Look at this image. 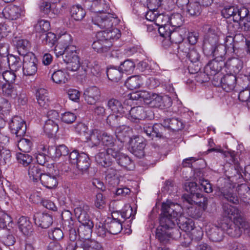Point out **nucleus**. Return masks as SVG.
I'll return each instance as SVG.
<instances>
[{
  "mask_svg": "<svg viewBox=\"0 0 250 250\" xmlns=\"http://www.w3.org/2000/svg\"><path fill=\"white\" fill-rule=\"evenodd\" d=\"M227 52L224 45L222 44H219L208 53L210 52L211 54L215 57V58L224 61V56Z\"/></svg>",
  "mask_w": 250,
  "mask_h": 250,
  "instance_id": "obj_52",
  "label": "nucleus"
},
{
  "mask_svg": "<svg viewBox=\"0 0 250 250\" xmlns=\"http://www.w3.org/2000/svg\"><path fill=\"white\" fill-rule=\"evenodd\" d=\"M131 147L129 151L138 158H142L145 156L144 149L146 146V141L142 137L134 136L130 140Z\"/></svg>",
  "mask_w": 250,
  "mask_h": 250,
  "instance_id": "obj_13",
  "label": "nucleus"
},
{
  "mask_svg": "<svg viewBox=\"0 0 250 250\" xmlns=\"http://www.w3.org/2000/svg\"><path fill=\"white\" fill-rule=\"evenodd\" d=\"M238 99L242 102H247V105L250 107V89H245L241 90L239 94Z\"/></svg>",
  "mask_w": 250,
  "mask_h": 250,
  "instance_id": "obj_64",
  "label": "nucleus"
},
{
  "mask_svg": "<svg viewBox=\"0 0 250 250\" xmlns=\"http://www.w3.org/2000/svg\"><path fill=\"white\" fill-rule=\"evenodd\" d=\"M85 101L89 104H95L100 99L101 92L96 86H92L85 89L83 93Z\"/></svg>",
  "mask_w": 250,
  "mask_h": 250,
  "instance_id": "obj_21",
  "label": "nucleus"
},
{
  "mask_svg": "<svg viewBox=\"0 0 250 250\" xmlns=\"http://www.w3.org/2000/svg\"><path fill=\"white\" fill-rule=\"evenodd\" d=\"M63 61L66 64V68L69 71H76L80 67V59L78 56H62Z\"/></svg>",
  "mask_w": 250,
  "mask_h": 250,
  "instance_id": "obj_30",
  "label": "nucleus"
},
{
  "mask_svg": "<svg viewBox=\"0 0 250 250\" xmlns=\"http://www.w3.org/2000/svg\"><path fill=\"white\" fill-rule=\"evenodd\" d=\"M219 81H215V77L213 79V84L215 86H221L222 88L227 92L232 90L235 86L236 82V75L227 73Z\"/></svg>",
  "mask_w": 250,
  "mask_h": 250,
  "instance_id": "obj_11",
  "label": "nucleus"
},
{
  "mask_svg": "<svg viewBox=\"0 0 250 250\" xmlns=\"http://www.w3.org/2000/svg\"><path fill=\"white\" fill-rule=\"evenodd\" d=\"M72 17L76 21L82 20L85 15V12L80 5H73L70 10Z\"/></svg>",
  "mask_w": 250,
  "mask_h": 250,
  "instance_id": "obj_51",
  "label": "nucleus"
},
{
  "mask_svg": "<svg viewBox=\"0 0 250 250\" xmlns=\"http://www.w3.org/2000/svg\"><path fill=\"white\" fill-rule=\"evenodd\" d=\"M41 11L44 14L47 15L50 18H54L58 14V9L52 7L50 3L48 2H43L40 6Z\"/></svg>",
  "mask_w": 250,
  "mask_h": 250,
  "instance_id": "obj_45",
  "label": "nucleus"
},
{
  "mask_svg": "<svg viewBox=\"0 0 250 250\" xmlns=\"http://www.w3.org/2000/svg\"><path fill=\"white\" fill-rule=\"evenodd\" d=\"M59 130V126L56 122L47 120L44 125V131L49 136L55 135Z\"/></svg>",
  "mask_w": 250,
  "mask_h": 250,
  "instance_id": "obj_50",
  "label": "nucleus"
},
{
  "mask_svg": "<svg viewBox=\"0 0 250 250\" xmlns=\"http://www.w3.org/2000/svg\"><path fill=\"white\" fill-rule=\"evenodd\" d=\"M183 32L180 31H174L173 30L168 39L172 43L179 44V45L182 43L184 40V37L182 35Z\"/></svg>",
  "mask_w": 250,
  "mask_h": 250,
  "instance_id": "obj_60",
  "label": "nucleus"
},
{
  "mask_svg": "<svg viewBox=\"0 0 250 250\" xmlns=\"http://www.w3.org/2000/svg\"><path fill=\"white\" fill-rule=\"evenodd\" d=\"M223 212L230 219L233 217L234 220L237 219L239 215V210L236 207L229 204H224L223 205Z\"/></svg>",
  "mask_w": 250,
  "mask_h": 250,
  "instance_id": "obj_43",
  "label": "nucleus"
},
{
  "mask_svg": "<svg viewBox=\"0 0 250 250\" xmlns=\"http://www.w3.org/2000/svg\"><path fill=\"white\" fill-rule=\"evenodd\" d=\"M237 7L234 5H227L224 7L222 10V15L225 18L232 17L234 21V16L237 13Z\"/></svg>",
  "mask_w": 250,
  "mask_h": 250,
  "instance_id": "obj_59",
  "label": "nucleus"
},
{
  "mask_svg": "<svg viewBox=\"0 0 250 250\" xmlns=\"http://www.w3.org/2000/svg\"><path fill=\"white\" fill-rule=\"evenodd\" d=\"M220 182H222V185L219 188L220 195L233 204L239 203V198L234 192L235 191L241 196H244L247 194L250 195V188L246 184H240L235 189V185L229 178H223L220 180Z\"/></svg>",
  "mask_w": 250,
  "mask_h": 250,
  "instance_id": "obj_1",
  "label": "nucleus"
},
{
  "mask_svg": "<svg viewBox=\"0 0 250 250\" xmlns=\"http://www.w3.org/2000/svg\"><path fill=\"white\" fill-rule=\"evenodd\" d=\"M35 29L37 32H45L50 28V23L47 21L43 20H39L34 26Z\"/></svg>",
  "mask_w": 250,
  "mask_h": 250,
  "instance_id": "obj_61",
  "label": "nucleus"
},
{
  "mask_svg": "<svg viewBox=\"0 0 250 250\" xmlns=\"http://www.w3.org/2000/svg\"><path fill=\"white\" fill-rule=\"evenodd\" d=\"M77 167L82 172L86 171L90 167V163L88 156L83 153H81L78 162L76 164Z\"/></svg>",
  "mask_w": 250,
  "mask_h": 250,
  "instance_id": "obj_41",
  "label": "nucleus"
},
{
  "mask_svg": "<svg viewBox=\"0 0 250 250\" xmlns=\"http://www.w3.org/2000/svg\"><path fill=\"white\" fill-rule=\"evenodd\" d=\"M222 228L227 234L232 237H240L242 232L250 237V225L242 218L234 220V222L223 223Z\"/></svg>",
  "mask_w": 250,
  "mask_h": 250,
  "instance_id": "obj_4",
  "label": "nucleus"
},
{
  "mask_svg": "<svg viewBox=\"0 0 250 250\" xmlns=\"http://www.w3.org/2000/svg\"><path fill=\"white\" fill-rule=\"evenodd\" d=\"M184 187L185 190L190 193L184 195V197L189 204H192V201L203 200V198H205L201 193L200 185L198 186L195 182H189L185 183Z\"/></svg>",
  "mask_w": 250,
  "mask_h": 250,
  "instance_id": "obj_8",
  "label": "nucleus"
},
{
  "mask_svg": "<svg viewBox=\"0 0 250 250\" xmlns=\"http://www.w3.org/2000/svg\"><path fill=\"white\" fill-rule=\"evenodd\" d=\"M243 61L238 58L232 57L225 62V71L227 73L237 74L242 69Z\"/></svg>",
  "mask_w": 250,
  "mask_h": 250,
  "instance_id": "obj_20",
  "label": "nucleus"
},
{
  "mask_svg": "<svg viewBox=\"0 0 250 250\" xmlns=\"http://www.w3.org/2000/svg\"><path fill=\"white\" fill-rule=\"evenodd\" d=\"M45 167L38 164H30L28 168V175L30 180L35 182L40 181L41 177L45 172Z\"/></svg>",
  "mask_w": 250,
  "mask_h": 250,
  "instance_id": "obj_26",
  "label": "nucleus"
},
{
  "mask_svg": "<svg viewBox=\"0 0 250 250\" xmlns=\"http://www.w3.org/2000/svg\"><path fill=\"white\" fill-rule=\"evenodd\" d=\"M117 152L115 148H107L105 151L100 152L95 156L96 163L104 167L112 165L113 162L110 156L117 157Z\"/></svg>",
  "mask_w": 250,
  "mask_h": 250,
  "instance_id": "obj_10",
  "label": "nucleus"
},
{
  "mask_svg": "<svg viewBox=\"0 0 250 250\" xmlns=\"http://www.w3.org/2000/svg\"><path fill=\"white\" fill-rule=\"evenodd\" d=\"M209 239L213 242H220L222 240L224 232L222 229L218 226H213L207 231Z\"/></svg>",
  "mask_w": 250,
  "mask_h": 250,
  "instance_id": "obj_35",
  "label": "nucleus"
},
{
  "mask_svg": "<svg viewBox=\"0 0 250 250\" xmlns=\"http://www.w3.org/2000/svg\"><path fill=\"white\" fill-rule=\"evenodd\" d=\"M89 207L84 203H81L74 209L75 216L81 224L78 232L80 235L85 239H88L91 235L94 226L93 222L88 214Z\"/></svg>",
  "mask_w": 250,
  "mask_h": 250,
  "instance_id": "obj_2",
  "label": "nucleus"
},
{
  "mask_svg": "<svg viewBox=\"0 0 250 250\" xmlns=\"http://www.w3.org/2000/svg\"><path fill=\"white\" fill-rule=\"evenodd\" d=\"M170 229H164L158 227L156 230V237L161 243L166 244L168 242L170 239L172 237Z\"/></svg>",
  "mask_w": 250,
  "mask_h": 250,
  "instance_id": "obj_39",
  "label": "nucleus"
},
{
  "mask_svg": "<svg viewBox=\"0 0 250 250\" xmlns=\"http://www.w3.org/2000/svg\"><path fill=\"white\" fill-rule=\"evenodd\" d=\"M25 11L23 7L15 5H9L5 7L2 12L3 16L9 20H16L24 16Z\"/></svg>",
  "mask_w": 250,
  "mask_h": 250,
  "instance_id": "obj_14",
  "label": "nucleus"
},
{
  "mask_svg": "<svg viewBox=\"0 0 250 250\" xmlns=\"http://www.w3.org/2000/svg\"><path fill=\"white\" fill-rule=\"evenodd\" d=\"M176 223L179 228L185 231H190L192 230L194 225V222L191 219L187 218L179 214Z\"/></svg>",
  "mask_w": 250,
  "mask_h": 250,
  "instance_id": "obj_33",
  "label": "nucleus"
},
{
  "mask_svg": "<svg viewBox=\"0 0 250 250\" xmlns=\"http://www.w3.org/2000/svg\"><path fill=\"white\" fill-rule=\"evenodd\" d=\"M115 139L113 137L107 133L104 132L102 135L101 143L107 148H113Z\"/></svg>",
  "mask_w": 250,
  "mask_h": 250,
  "instance_id": "obj_58",
  "label": "nucleus"
},
{
  "mask_svg": "<svg viewBox=\"0 0 250 250\" xmlns=\"http://www.w3.org/2000/svg\"><path fill=\"white\" fill-rule=\"evenodd\" d=\"M107 76L108 79L112 82H117L122 77L123 72L120 69L111 67L107 69Z\"/></svg>",
  "mask_w": 250,
  "mask_h": 250,
  "instance_id": "obj_49",
  "label": "nucleus"
},
{
  "mask_svg": "<svg viewBox=\"0 0 250 250\" xmlns=\"http://www.w3.org/2000/svg\"><path fill=\"white\" fill-rule=\"evenodd\" d=\"M35 224L42 229L49 228L53 223V219L51 215L43 213L37 212L34 215Z\"/></svg>",
  "mask_w": 250,
  "mask_h": 250,
  "instance_id": "obj_19",
  "label": "nucleus"
},
{
  "mask_svg": "<svg viewBox=\"0 0 250 250\" xmlns=\"http://www.w3.org/2000/svg\"><path fill=\"white\" fill-rule=\"evenodd\" d=\"M164 127L162 125L156 124L154 125L151 124H145L144 125L142 131L145 133L148 136L157 138H163L164 135Z\"/></svg>",
  "mask_w": 250,
  "mask_h": 250,
  "instance_id": "obj_16",
  "label": "nucleus"
},
{
  "mask_svg": "<svg viewBox=\"0 0 250 250\" xmlns=\"http://www.w3.org/2000/svg\"><path fill=\"white\" fill-rule=\"evenodd\" d=\"M176 207H178V205L169 201L162 204V212L159 218V227L168 229L174 227L179 215V212L176 210Z\"/></svg>",
  "mask_w": 250,
  "mask_h": 250,
  "instance_id": "obj_3",
  "label": "nucleus"
},
{
  "mask_svg": "<svg viewBox=\"0 0 250 250\" xmlns=\"http://www.w3.org/2000/svg\"><path fill=\"white\" fill-rule=\"evenodd\" d=\"M32 145V142L27 139L21 138L18 141L17 146L19 149L24 153L30 152Z\"/></svg>",
  "mask_w": 250,
  "mask_h": 250,
  "instance_id": "obj_54",
  "label": "nucleus"
},
{
  "mask_svg": "<svg viewBox=\"0 0 250 250\" xmlns=\"http://www.w3.org/2000/svg\"><path fill=\"white\" fill-rule=\"evenodd\" d=\"M40 181L42 185L48 188H53L58 185V177L56 174L47 171L43 173Z\"/></svg>",
  "mask_w": 250,
  "mask_h": 250,
  "instance_id": "obj_24",
  "label": "nucleus"
},
{
  "mask_svg": "<svg viewBox=\"0 0 250 250\" xmlns=\"http://www.w3.org/2000/svg\"><path fill=\"white\" fill-rule=\"evenodd\" d=\"M124 116L117 115L115 114L109 115L106 119V123L111 127L116 128L121 125L123 123V120L125 119Z\"/></svg>",
  "mask_w": 250,
  "mask_h": 250,
  "instance_id": "obj_47",
  "label": "nucleus"
},
{
  "mask_svg": "<svg viewBox=\"0 0 250 250\" xmlns=\"http://www.w3.org/2000/svg\"><path fill=\"white\" fill-rule=\"evenodd\" d=\"M85 138L89 140L94 146H96L101 143L102 135L99 130L95 129L92 130Z\"/></svg>",
  "mask_w": 250,
  "mask_h": 250,
  "instance_id": "obj_56",
  "label": "nucleus"
},
{
  "mask_svg": "<svg viewBox=\"0 0 250 250\" xmlns=\"http://www.w3.org/2000/svg\"><path fill=\"white\" fill-rule=\"evenodd\" d=\"M36 99L38 104L41 107L46 108L49 104L48 98L47 90L44 88L38 89L36 93Z\"/></svg>",
  "mask_w": 250,
  "mask_h": 250,
  "instance_id": "obj_36",
  "label": "nucleus"
},
{
  "mask_svg": "<svg viewBox=\"0 0 250 250\" xmlns=\"http://www.w3.org/2000/svg\"><path fill=\"white\" fill-rule=\"evenodd\" d=\"M142 84V81L140 77L138 76L128 78L125 83L126 87L131 90L139 88Z\"/></svg>",
  "mask_w": 250,
  "mask_h": 250,
  "instance_id": "obj_44",
  "label": "nucleus"
},
{
  "mask_svg": "<svg viewBox=\"0 0 250 250\" xmlns=\"http://www.w3.org/2000/svg\"><path fill=\"white\" fill-rule=\"evenodd\" d=\"M219 37L215 33L209 32L205 39L203 44V49L208 50L209 52L218 45Z\"/></svg>",
  "mask_w": 250,
  "mask_h": 250,
  "instance_id": "obj_29",
  "label": "nucleus"
},
{
  "mask_svg": "<svg viewBox=\"0 0 250 250\" xmlns=\"http://www.w3.org/2000/svg\"><path fill=\"white\" fill-rule=\"evenodd\" d=\"M63 229L69 233V237L71 241H74L77 237L76 231L77 226L75 224L73 219L67 221L62 223Z\"/></svg>",
  "mask_w": 250,
  "mask_h": 250,
  "instance_id": "obj_37",
  "label": "nucleus"
},
{
  "mask_svg": "<svg viewBox=\"0 0 250 250\" xmlns=\"http://www.w3.org/2000/svg\"><path fill=\"white\" fill-rule=\"evenodd\" d=\"M117 157H114L116 159L118 164L121 167H125L129 170H131L134 167V164L131 159L126 155L120 153L118 150Z\"/></svg>",
  "mask_w": 250,
  "mask_h": 250,
  "instance_id": "obj_34",
  "label": "nucleus"
},
{
  "mask_svg": "<svg viewBox=\"0 0 250 250\" xmlns=\"http://www.w3.org/2000/svg\"><path fill=\"white\" fill-rule=\"evenodd\" d=\"M183 17L178 13H173L170 16H169L168 22L171 26V28L173 27L181 26L183 24Z\"/></svg>",
  "mask_w": 250,
  "mask_h": 250,
  "instance_id": "obj_55",
  "label": "nucleus"
},
{
  "mask_svg": "<svg viewBox=\"0 0 250 250\" xmlns=\"http://www.w3.org/2000/svg\"><path fill=\"white\" fill-rule=\"evenodd\" d=\"M2 93L5 96L14 99L17 97L18 91L16 87L7 83L6 86L3 88Z\"/></svg>",
  "mask_w": 250,
  "mask_h": 250,
  "instance_id": "obj_57",
  "label": "nucleus"
},
{
  "mask_svg": "<svg viewBox=\"0 0 250 250\" xmlns=\"http://www.w3.org/2000/svg\"><path fill=\"white\" fill-rule=\"evenodd\" d=\"M170 99L168 97H163L153 93L151 96L149 104L151 106L159 108H164L170 105Z\"/></svg>",
  "mask_w": 250,
  "mask_h": 250,
  "instance_id": "obj_22",
  "label": "nucleus"
},
{
  "mask_svg": "<svg viewBox=\"0 0 250 250\" xmlns=\"http://www.w3.org/2000/svg\"><path fill=\"white\" fill-rule=\"evenodd\" d=\"M85 250H104L103 247L98 242L88 240L84 244Z\"/></svg>",
  "mask_w": 250,
  "mask_h": 250,
  "instance_id": "obj_63",
  "label": "nucleus"
},
{
  "mask_svg": "<svg viewBox=\"0 0 250 250\" xmlns=\"http://www.w3.org/2000/svg\"><path fill=\"white\" fill-rule=\"evenodd\" d=\"M99 38H104L106 41L112 42L117 40L121 37L120 30L117 28H109L98 32Z\"/></svg>",
  "mask_w": 250,
  "mask_h": 250,
  "instance_id": "obj_27",
  "label": "nucleus"
},
{
  "mask_svg": "<svg viewBox=\"0 0 250 250\" xmlns=\"http://www.w3.org/2000/svg\"><path fill=\"white\" fill-rule=\"evenodd\" d=\"M131 133V128L124 125H119L115 129L116 137L121 142H125L128 139H129L130 141L131 139L130 138Z\"/></svg>",
  "mask_w": 250,
  "mask_h": 250,
  "instance_id": "obj_28",
  "label": "nucleus"
},
{
  "mask_svg": "<svg viewBox=\"0 0 250 250\" xmlns=\"http://www.w3.org/2000/svg\"><path fill=\"white\" fill-rule=\"evenodd\" d=\"M9 128L12 134L16 137H21L24 135L26 130L25 122L19 116H14L9 124Z\"/></svg>",
  "mask_w": 250,
  "mask_h": 250,
  "instance_id": "obj_12",
  "label": "nucleus"
},
{
  "mask_svg": "<svg viewBox=\"0 0 250 250\" xmlns=\"http://www.w3.org/2000/svg\"><path fill=\"white\" fill-rule=\"evenodd\" d=\"M38 60L31 52L24 56L23 59L22 73L25 76H33L37 71Z\"/></svg>",
  "mask_w": 250,
  "mask_h": 250,
  "instance_id": "obj_7",
  "label": "nucleus"
},
{
  "mask_svg": "<svg viewBox=\"0 0 250 250\" xmlns=\"http://www.w3.org/2000/svg\"><path fill=\"white\" fill-rule=\"evenodd\" d=\"M193 203L195 205L188 208V213L191 217L198 218L207 207L208 199L203 198V200L192 201V204Z\"/></svg>",
  "mask_w": 250,
  "mask_h": 250,
  "instance_id": "obj_15",
  "label": "nucleus"
},
{
  "mask_svg": "<svg viewBox=\"0 0 250 250\" xmlns=\"http://www.w3.org/2000/svg\"><path fill=\"white\" fill-rule=\"evenodd\" d=\"M7 60L11 70L15 72H18L20 71V73H21V69L23 62L21 61L19 57L11 55Z\"/></svg>",
  "mask_w": 250,
  "mask_h": 250,
  "instance_id": "obj_42",
  "label": "nucleus"
},
{
  "mask_svg": "<svg viewBox=\"0 0 250 250\" xmlns=\"http://www.w3.org/2000/svg\"><path fill=\"white\" fill-rule=\"evenodd\" d=\"M93 23L102 29H109L118 24L120 21L118 16L111 11L97 14L92 19Z\"/></svg>",
  "mask_w": 250,
  "mask_h": 250,
  "instance_id": "obj_5",
  "label": "nucleus"
},
{
  "mask_svg": "<svg viewBox=\"0 0 250 250\" xmlns=\"http://www.w3.org/2000/svg\"><path fill=\"white\" fill-rule=\"evenodd\" d=\"M83 5L85 8L97 14L111 11L108 2L105 0H85Z\"/></svg>",
  "mask_w": 250,
  "mask_h": 250,
  "instance_id": "obj_9",
  "label": "nucleus"
},
{
  "mask_svg": "<svg viewBox=\"0 0 250 250\" xmlns=\"http://www.w3.org/2000/svg\"><path fill=\"white\" fill-rule=\"evenodd\" d=\"M51 79L54 83L57 84H63L68 81L69 75L65 71L58 70L53 72Z\"/></svg>",
  "mask_w": 250,
  "mask_h": 250,
  "instance_id": "obj_40",
  "label": "nucleus"
},
{
  "mask_svg": "<svg viewBox=\"0 0 250 250\" xmlns=\"http://www.w3.org/2000/svg\"><path fill=\"white\" fill-rule=\"evenodd\" d=\"M202 6L198 1L189 2L187 8V12L191 16L196 17L200 15Z\"/></svg>",
  "mask_w": 250,
  "mask_h": 250,
  "instance_id": "obj_48",
  "label": "nucleus"
},
{
  "mask_svg": "<svg viewBox=\"0 0 250 250\" xmlns=\"http://www.w3.org/2000/svg\"><path fill=\"white\" fill-rule=\"evenodd\" d=\"M225 68V62L223 60L217 58H214L210 61L205 67V73H200L197 76V80L201 83H205L208 81L210 78H208V75H217L223 67Z\"/></svg>",
  "mask_w": 250,
  "mask_h": 250,
  "instance_id": "obj_6",
  "label": "nucleus"
},
{
  "mask_svg": "<svg viewBox=\"0 0 250 250\" xmlns=\"http://www.w3.org/2000/svg\"><path fill=\"white\" fill-rule=\"evenodd\" d=\"M19 228L24 235H28L32 231V225L26 217H21L18 222Z\"/></svg>",
  "mask_w": 250,
  "mask_h": 250,
  "instance_id": "obj_38",
  "label": "nucleus"
},
{
  "mask_svg": "<svg viewBox=\"0 0 250 250\" xmlns=\"http://www.w3.org/2000/svg\"><path fill=\"white\" fill-rule=\"evenodd\" d=\"M160 125H163L165 129L167 128L174 131H178L184 127L183 123L177 118H174L165 119Z\"/></svg>",
  "mask_w": 250,
  "mask_h": 250,
  "instance_id": "obj_32",
  "label": "nucleus"
},
{
  "mask_svg": "<svg viewBox=\"0 0 250 250\" xmlns=\"http://www.w3.org/2000/svg\"><path fill=\"white\" fill-rule=\"evenodd\" d=\"M105 226L108 229V232L114 235L117 234L122 229V224L120 219H111L108 218L105 221Z\"/></svg>",
  "mask_w": 250,
  "mask_h": 250,
  "instance_id": "obj_31",
  "label": "nucleus"
},
{
  "mask_svg": "<svg viewBox=\"0 0 250 250\" xmlns=\"http://www.w3.org/2000/svg\"><path fill=\"white\" fill-rule=\"evenodd\" d=\"M249 12L248 9L245 7H242L240 8L237 7V13L234 16V21L238 22L239 21L247 18Z\"/></svg>",
  "mask_w": 250,
  "mask_h": 250,
  "instance_id": "obj_62",
  "label": "nucleus"
},
{
  "mask_svg": "<svg viewBox=\"0 0 250 250\" xmlns=\"http://www.w3.org/2000/svg\"><path fill=\"white\" fill-rule=\"evenodd\" d=\"M127 107L129 109L128 112L125 113L124 116L131 122L137 123L145 117V111L143 107H130L129 105Z\"/></svg>",
  "mask_w": 250,
  "mask_h": 250,
  "instance_id": "obj_18",
  "label": "nucleus"
},
{
  "mask_svg": "<svg viewBox=\"0 0 250 250\" xmlns=\"http://www.w3.org/2000/svg\"><path fill=\"white\" fill-rule=\"evenodd\" d=\"M107 105L113 112L124 116L125 113L128 112L127 105H123L120 101L115 99H111L108 102Z\"/></svg>",
  "mask_w": 250,
  "mask_h": 250,
  "instance_id": "obj_25",
  "label": "nucleus"
},
{
  "mask_svg": "<svg viewBox=\"0 0 250 250\" xmlns=\"http://www.w3.org/2000/svg\"><path fill=\"white\" fill-rule=\"evenodd\" d=\"M8 137L0 133V166L9 164L11 159V153L9 149L4 148L3 145L8 142Z\"/></svg>",
  "mask_w": 250,
  "mask_h": 250,
  "instance_id": "obj_17",
  "label": "nucleus"
},
{
  "mask_svg": "<svg viewBox=\"0 0 250 250\" xmlns=\"http://www.w3.org/2000/svg\"><path fill=\"white\" fill-rule=\"evenodd\" d=\"M16 46L19 54L23 57L28 52L30 47V43L28 41L23 39H20L17 41Z\"/></svg>",
  "mask_w": 250,
  "mask_h": 250,
  "instance_id": "obj_46",
  "label": "nucleus"
},
{
  "mask_svg": "<svg viewBox=\"0 0 250 250\" xmlns=\"http://www.w3.org/2000/svg\"><path fill=\"white\" fill-rule=\"evenodd\" d=\"M18 162L23 167L30 166L33 160L32 157L27 153H18L17 154Z\"/></svg>",
  "mask_w": 250,
  "mask_h": 250,
  "instance_id": "obj_53",
  "label": "nucleus"
},
{
  "mask_svg": "<svg viewBox=\"0 0 250 250\" xmlns=\"http://www.w3.org/2000/svg\"><path fill=\"white\" fill-rule=\"evenodd\" d=\"M97 40L94 41L92 46L93 49L98 53L107 52L112 46L111 41H106L104 38H99L98 33L97 34Z\"/></svg>",
  "mask_w": 250,
  "mask_h": 250,
  "instance_id": "obj_23",
  "label": "nucleus"
}]
</instances>
